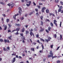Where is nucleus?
Returning a JSON list of instances; mask_svg holds the SVG:
<instances>
[{
  "mask_svg": "<svg viewBox=\"0 0 63 63\" xmlns=\"http://www.w3.org/2000/svg\"><path fill=\"white\" fill-rule=\"evenodd\" d=\"M49 54H50V55H48L47 56V57L48 58H49V57H52V59H53L54 58H55V57H56L55 56H53V53H52V51L51 50L50 51Z\"/></svg>",
  "mask_w": 63,
  "mask_h": 63,
  "instance_id": "obj_1",
  "label": "nucleus"
},
{
  "mask_svg": "<svg viewBox=\"0 0 63 63\" xmlns=\"http://www.w3.org/2000/svg\"><path fill=\"white\" fill-rule=\"evenodd\" d=\"M8 6H9V7H10V6H11L12 8H13V7L14 6V4L13 2H11L10 3H10H9L7 4Z\"/></svg>",
  "mask_w": 63,
  "mask_h": 63,
  "instance_id": "obj_2",
  "label": "nucleus"
},
{
  "mask_svg": "<svg viewBox=\"0 0 63 63\" xmlns=\"http://www.w3.org/2000/svg\"><path fill=\"white\" fill-rule=\"evenodd\" d=\"M58 6V8L59 7V9L58 10V12L59 13V12H61V9H62L63 7L62 6H59V5H57Z\"/></svg>",
  "mask_w": 63,
  "mask_h": 63,
  "instance_id": "obj_3",
  "label": "nucleus"
},
{
  "mask_svg": "<svg viewBox=\"0 0 63 63\" xmlns=\"http://www.w3.org/2000/svg\"><path fill=\"white\" fill-rule=\"evenodd\" d=\"M51 29V27H48L47 29L48 30H47V29H46L45 30V31L47 33H49V31H50Z\"/></svg>",
  "mask_w": 63,
  "mask_h": 63,
  "instance_id": "obj_4",
  "label": "nucleus"
},
{
  "mask_svg": "<svg viewBox=\"0 0 63 63\" xmlns=\"http://www.w3.org/2000/svg\"><path fill=\"white\" fill-rule=\"evenodd\" d=\"M19 14L20 16H21V12H22V10H21V8L20 7H19Z\"/></svg>",
  "mask_w": 63,
  "mask_h": 63,
  "instance_id": "obj_5",
  "label": "nucleus"
},
{
  "mask_svg": "<svg viewBox=\"0 0 63 63\" xmlns=\"http://www.w3.org/2000/svg\"><path fill=\"white\" fill-rule=\"evenodd\" d=\"M20 35H21V36H22V39L23 40H25V37H24V36H23V33H20Z\"/></svg>",
  "mask_w": 63,
  "mask_h": 63,
  "instance_id": "obj_6",
  "label": "nucleus"
},
{
  "mask_svg": "<svg viewBox=\"0 0 63 63\" xmlns=\"http://www.w3.org/2000/svg\"><path fill=\"white\" fill-rule=\"evenodd\" d=\"M57 21L55 19L54 20V24H55L56 26H57Z\"/></svg>",
  "mask_w": 63,
  "mask_h": 63,
  "instance_id": "obj_7",
  "label": "nucleus"
},
{
  "mask_svg": "<svg viewBox=\"0 0 63 63\" xmlns=\"http://www.w3.org/2000/svg\"><path fill=\"white\" fill-rule=\"evenodd\" d=\"M3 26L4 28V30H6L7 28V25H3Z\"/></svg>",
  "mask_w": 63,
  "mask_h": 63,
  "instance_id": "obj_8",
  "label": "nucleus"
},
{
  "mask_svg": "<svg viewBox=\"0 0 63 63\" xmlns=\"http://www.w3.org/2000/svg\"><path fill=\"white\" fill-rule=\"evenodd\" d=\"M4 42L5 43H6L7 42V43H10V42L9 41V40H6L5 39L4 40Z\"/></svg>",
  "mask_w": 63,
  "mask_h": 63,
  "instance_id": "obj_9",
  "label": "nucleus"
},
{
  "mask_svg": "<svg viewBox=\"0 0 63 63\" xmlns=\"http://www.w3.org/2000/svg\"><path fill=\"white\" fill-rule=\"evenodd\" d=\"M18 16V13L17 14H15V16H13V17L14 19H15V20L16 19V16Z\"/></svg>",
  "mask_w": 63,
  "mask_h": 63,
  "instance_id": "obj_10",
  "label": "nucleus"
},
{
  "mask_svg": "<svg viewBox=\"0 0 63 63\" xmlns=\"http://www.w3.org/2000/svg\"><path fill=\"white\" fill-rule=\"evenodd\" d=\"M20 29V27H18L17 28H16V29L15 30L17 31V32H18V31H19V30Z\"/></svg>",
  "mask_w": 63,
  "mask_h": 63,
  "instance_id": "obj_11",
  "label": "nucleus"
},
{
  "mask_svg": "<svg viewBox=\"0 0 63 63\" xmlns=\"http://www.w3.org/2000/svg\"><path fill=\"white\" fill-rule=\"evenodd\" d=\"M16 26H17L18 27H20L21 26V25L20 24H15Z\"/></svg>",
  "mask_w": 63,
  "mask_h": 63,
  "instance_id": "obj_12",
  "label": "nucleus"
},
{
  "mask_svg": "<svg viewBox=\"0 0 63 63\" xmlns=\"http://www.w3.org/2000/svg\"><path fill=\"white\" fill-rule=\"evenodd\" d=\"M54 2L56 3H58L59 2V0H55Z\"/></svg>",
  "mask_w": 63,
  "mask_h": 63,
  "instance_id": "obj_13",
  "label": "nucleus"
},
{
  "mask_svg": "<svg viewBox=\"0 0 63 63\" xmlns=\"http://www.w3.org/2000/svg\"><path fill=\"white\" fill-rule=\"evenodd\" d=\"M16 57L14 58H13V60L12 61V63H14V62H15V61H16Z\"/></svg>",
  "mask_w": 63,
  "mask_h": 63,
  "instance_id": "obj_14",
  "label": "nucleus"
},
{
  "mask_svg": "<svg viewBox=\"0 0 63 63\" xmlns=\"http://www.w3.org/2000/svg\"><path fill=\"white\" fill-rule=\"evenodd\" d=\"M44 30V29H42V30H40L39 31V32H43V31Z\"/></svg>",
  "mask_w": 63,
  "mask_h": 63,
  "instance_id": "obj_15",
  "label": "nucleus"
},
{
  "mask_svg": "<svg viewBox=\"0 0 63 63\" xmlns=\"http://www.w3.org/2000/svg\"><path fill=\"white\" fill-rule=\"evenodd\" d=\"M0 4H2V5H5V3H3V2H0Z\"/></svg>",
  "mask_w": 63,
  "mask_h": 63,
  "instance_id": "obj_16",
  "label": "nucleus"
},
{
  "mask_svg": "<svg viewBox=\"0 0 63 63\" xmlns=\"http://www.w3.org/2000/svg\"><path fill=\"white\" fill-rule=\"evenodd\" d=\"M29 33V31H26V35H27V34H28Z\"/></svg>",
  "mask_w": 63,
  "mask_h": 63,
  "instance_id": "obj_17",
  "label": "nucleus"
},
{
  "mask_svg": "<svg viewBox=\"0 0 63 63\" xmlns=\"http://www.w3.org/2000/svg\"><path fill=\"white\" fill-rule=\"evenodd\" d=\"M25 30V29L24 28H23L22 29V32H24V31Z\"/></svg>",
  "mask_w": 63,
  "mask_h": 63,
  "instance_id": "obj_18",
  "label": "nucleus"
},
{
  "mask_svg": "<svg viewBox=\"0 0 63 63\" xmlns=\"http://www.w3.org/2000/svg\"><path fill=\"white\" fill-rule=\"evenodd\" d=\"M33 33L32 32H30V35H31V36H33Z\"/></svg>",
  "mask_w": 63,
  "mask_h": 63,
  "instance_id": "obj_19",
  "label": "nucleus"
},
{
  "mask_svg": "<svg viewBox=\"0 0 63 63\" xmlns=\"http://www.w3.org/2000/svg\"><path fill=\"white\" fill-rule=\"evenodd\" d=\"M31 49L32 51H35V50H34V48H31Z\"/></svg>",
  "mask_w": 63,
  "mask_h": 63,
  "instance_id": "obj_20",
  "label": "nucleus"
},
{
  "mask_svg": "<svg viewBox=\"0 0 63 63\" xmlns=\"http://www.w3.org/2000/svg\"><path fill=\"white\" fill-rule=\"evenodd\" d=\"M50 25H51V26L52 27H53V23H52L51 22L50 23Z\"/></svg>",
  "mask_w": 63,
  "mask_h": 63,
  "instance_id": "obj_21",
  "label": "nucleus"
},
{
  "mask_svg": "<svg viewBox=\"0 0 63 63\" xmlns=\"http://www.w3.org/2000/svg\"><path fill=\"white\" fill-rule=\"evenodd\" d=\"M8 25L9 26L8 28H10L11 27H12V25H11L10 24H8Z\"/></svg>",
  "mask_w": 63,
  "mask_h": 63,
  "instance_id": "obj_22",
  "label": "nucleus"
},
{
  "mask_svg": "<svg viewBox=\"0 0 63 63\" xmlns=\"http://www.w3.org/2000/svg\"><path fill=\"white\" fill-rule=\"evenodd\" d=\"M3 50H4V51H7V49H6L5 47H4L3 48Z\"/></svg>",
  "mask_w": 63,
  "mask_h": 63,
  "instance_id": "obj_23",
  "label": "nucleus"
},
{
  "mask_svg": "<svg viewBox=\"0 0 63 63\" xmlns=\"http://www.w3.org/2000/svg\"><path fill=\"white\" fill-rule=\"evenodd\" d=\"M41 25H43V24H44V22H43V21H41Z\"/></svg>",
  "mask_w": 63,
  "mask_h": 63,
  "instance_id": "obj_24",
  "label": "nucleus"
},
{
  "mask_svg": "<svg viewBox=\"0 0 63 63\" xmlns=\"http://www.w3.org/2000/svg\"><path fill=\"white\" fill-rule=\"evenodd\" d=\"M46 12L47 13H49V10L48 9H47L46 10Z\"/></svg>",
  "mask_w": 63,
  "mask_h": 63,
  "instance_id": "obj_25",
  "label": "nucleus"
},
{
  "mask_svg": "<svg viewBox=\"0 0 63 63\" xmlns=\"http://www.w3.org/2000/svg\"><path fill=\"white\" fill-rule=\"evenodd\" d=\"M40 40L41 41H43V42H45V40H44L42 38H40Z\"/></svg>",
  "mask_w": 63,
  "mask_h": 63,
  "instance_id": "obj_26",
  "label": "nucleus"
},
{
  "mask_svg": "<svg viewBox=\"0 0 63 63\" xmlns=\"http://www.w3.org/2000/svg\"><path fill=\"white\" fill-rule=\"evenodd\" d=\"M15 34L16 35H18L19 34V33H18V32H17L16 33H15Z\"/></svg>",
  "mask_w": 63,
  "mask_h": 63,
  "instance_id": "obj_27",
  "label": "nucleus"
},
{
  "mask_svg": "<svg viewBox=\"0 0 63 63\" xmlns=\"http://www.w3.org/2000/svg\"><path fill=\"white\" fill-rule=\"evenodd\" d=\"M36 38H39V34L36 35Z\"/></svg>",
  "mask_w": 63,
  "mask_h": 63,
  "instance_id": "obj_28",
  "label": "nucleus"
},
{
  "mask_svg": "<svg viewBox=\"0 0 63 63\" xmlns=\"http://www.w3.org/2000/svg\"><path fill=\"white\" fill-rule=\"evenodd\" d=\"M9 20L10 19H7L6 20V21L7 22H8L9 21Z\"/></svg>",
  "mask_w": 63,
  "mask_h": 63,
  "instance_id": "obj_29",
  "label": "nucleus"
},
{
  "mask_svg": "<svg viewBox=\"0 0 63 63\" xmlns=\"http://www.w3.org/2000/svg\"><path fill=\"white\" fill-rule=\"evenodd\" d=\"M60 62H61V61L59 60H58L57 61V63H60Z\"/></svg>",
  "mask_w": 63,
  "mask_h": 63,
  "instance_id": "obj_30",
  "label": "nucleus"
},
{
  "mask_svg": "<svg viewBox=\"0 0 63 63\" xmlns=\"http://www.w3.org/2000/svg\"><path fill=\"white\" fill-rule=\"evenodd\" d=\"M33 13L32 12L30 13L29 14L30 16H31V15H32V14H33Z\"/></svg>",
  "mask_w": 63,
  "mask_h": 63,
  "instance_id": "obj_31",
  "label": "nucleus"
},
{
  "mask_svg": "<svg viewBox=\"0 0 63 63\" xmlns=\"http://www.w3.org/2000/svg\"><path fill=\"white\" fill-rule=\"evenodd\" d=\"M35 11L36 12H38V9H37V8H36L35 9Z\"/></svg>",
  "mask_w": 63,
  "mask_h": 63,
  "instance_id": "obj_32",
  "label": "nucleus"
},
{
  "mask_svg": "<svg viewBox=\"0 0 63 63\" xmlns=\"http://www.w3.org/2000/svg\"><path fill=\"white\" fill-rule=\"evenodd\" d=\"M60 3L61 5H63V2L62 1H61L60 2Z\"/></svg>",
  "mask_w": 63,
  "mask_h": 63,
  "instance_id": "obj_33",
  "label": "nucleus"
},
{
  "mask_svg": "<svg viewBox=\"0 0 63 63\" xmlns=\"http://www.w3.org/2000/svg\"><path fill=\"white\" fill-rule=\"evenodd\" d=\"M43 16H41L40 17V19L42 20H43Z\"/></svg>",
  "mask_w": 63,
  "mask_h": 63,
  "instance_id": "obj_34",
  "label": "nucleus"
},
{
  "mask_svg": "<svg viewBox=\"0 0 63 63\" xmlns=\"http://www.w3.org/2000/svg\"><path fill=\"white\" fill-rule=\"evenodd\" d=\"M0 41L1 42H3V39H0Z\"/></svg>",
  "mask_w": 63,
  "mask_h": 63,
  "instance_id": "obj_35",
  "label": "nucleus"
},
{
  "mask_svg": "<svg viewBox=\"0 0 63 63\" xmlns=\"http://www.w3.org/2000/svg\"><path fill=\"white\" fill-rule=\"evenodd\" d=\"M26 2L27 3H29V1L28 0H26Z\"/></svg>",
  "mask_w": 63,
  "mask_h": 63,
  "instance_id": "obj_36",
  "label": "nucleus"
},
{
  "mask_svg": "<svg viewBox=\"0 0 63 63\" xmlns=\"http://www.w3.org/2000/svg\"><path fill=\"white\" fill-rule=\"evenodd\" d=\"M51 38L50 37H49V38H48V41H50V39H51Z\"/></svg>",
  "mask_w": 63,
  "mask_h": 63,
  "instance_id": "obj_37",
  "label": "nucleus"
},
{
  "mask_svg": "<svg viewBox=\"0 0 63 63\" xmlns=\"http://www.w3.org/2000/svg\"><path fill=\"white\" fill-rule=\"evenodd\" d=\"M16 55V53H13L12 54V56H13V55H14V56H15Z\"/></svg>",
  "mask_w": 63,
  "mask_h": 63,
  "instance_id": "obj_38",
  "label": "nucleus"
},
{
  "mask_svg": "<svg viewBox=\"0 0 63 63\" xmlns=\"http://www.w3.org/2000/svg\"><path fill=\"white\" fill-rule=\"evenodd\" d=\"M29 4L30 5H31V1H29Z\"/></svg>",
  "mask_w": 63,
  "mask_h": 63,
  "instance_id": "obj_39",
  "label": "nucleus"
},
{
  "mask_svg": "<svg viewBox=\"0 0 63 63\" xmlns=\"http://www.w3.org/2000/svg\"><path fill=\"white\" fill-rule=\"evenodd\" d=\"M41 11L42 12V13H44V12H45V11H44V9H42Z\"/></svg>",
  "mask_w": 63,
  "mask_h": 63,
  "instance_id": "obj_40",
  "label": "nucleus"
},
{
  "mask_svg": "<svg viewBox=\"0 0 63 63\" xmlns=\"http://www.w3.org/2000/svg\"><path fill=\"white\" fill-rule=\"evenodd\" d=\"M41 46L42 47V49L43 50L44 49V46H43V44H42Z\"/></svg>",
  "mask_w": 63,
  "mask_h": 63,
  "instance_id": "obj_41",
  "label": "nucleus"
},
{
  "mask_svg": "<svg viewBox=\"0 0 63 63\" xmlns=\"http://www.w3.org/2000/svg\"><path fill=\"white\" fill-rule=\"evenodd\" d=\"M37 8H38V9H40V6L39 5H37Z\"/></svg>",
  "mask_w": 63,
  "mask_h": 63,
  "instance_id": "obj_42",
  "label": "nucleus"
},
{
  "mask_svg": "<svg viewBox=\"0 0 63 63\" xmlns=\"http://www.w3.org/2000/svg\"><path fill=\"white\" fill-rule=\"evenodd\" d=\"M26 5L28 7H29V6H30V4H26Z\"/></svg>",
  "mask_w": 63,
  "mask_h": 63,
  "instance_id": "obj_43",
  "label": "nucleus"
},
{
  "mask_svg": "<svg viewBox=\"0 0 63 63\" xmlns=\"http://www.w3.org/2000/svg\"><path fill=\"white\" fill-rule=\"evenodd\" d=\"M2 16H4V17H6V15H5V14H2Z\"/></svg>",
  "mask_w": 63,
  "mask_h": 63,
  "instance_id": "obj_44",
  "label": "nucleus"
},
{
  "mask_svg": "<svg viewBox=\"0 0 63 63\" xmlns=\"http://www.w3.org/2000/svg\"><path fill=\"white\" fill-rule=\"evenodd\" d=\"M8 33H10V32H11V30H8Z\"/></svg>",
  "mask_w": 63,
  "mask_h": 63,
  "instance_id": "obj_45",
  "label": "nucleus"
},
{
  "mask_svg": "<svg viewBox=\"0 0 63 63\" xmlns=\"http://www.w3.org/2000/svg\"><path fill=\"white\" fill-rule=\"evenodd\" d=\"M21 20H22L24 19V17H23L21 18Z\"/></svg>",
  "mask_w": 63,
  "mask_h": 63,
  "instance_id": "obj_46",
  "label": "nucleus"
},
{
  "mask_svg": "<svg viewBox=\"0 0 63 63\" xmlns=\"http://www.w3.org/2000/svg\"><path fill=\"white\" fill-rule=\"evenodd\" d=\"M57 36V35L56 34L55 35H54V37L55 38H56V37Z\"/></svg>",
  "mask_w": 63,
  "mask_h": 63,
  "instance_id": "obj_47",
  "label": "nucleus"
},
{
  "mask_svg": "<svg viewBox=\"0 0 63 63\" xmlns=\"http://www.w3.org/2000/svg\"><path fill=\"white\" fill-rule=\"evenodd\" d=\"M62 23V22H60V27H61V26Z\"/></svg>",
  "mask_w": 63,
  "mask_h": 63,
  "instance_id": "obj_48",
  "label": "nucleus"
},
{
  "mask_svg": "<svg viewBox=\"0 0 63 63\" xmlns=\"http://www.w3.org/2000/svg\"><path fill=\"white\" fill-rule=\"evenodd\" d=\"M30 32H32V31H33V29H31L30 30Z\"/></svg>",
  "mask_w": 63,
  "mask_h": 63,
  "instance_id": "obj_49",
  "label": "nucleus"
},
{
  "mask_svg": "<svg viewBox=\"0 0 63 63\" xmlns=\"http://www.w3.org/2000/svg\"><path fill=\"white\" fill-rule=\"evenodd\" d=\"M45 42H47V43H48V40L47 39H46Z\"/></svg>",
  "mask_w": 63,
  "mask_h": 63,
  "instance_id": "obj_50",
  "label": "nucleus"
},
{
  "mask_svg": "<svg viewBox=\"0 0 63 63\" xmlns=\"http://www.w3.org/2000/svg\"><path fill=\"white\" fill-rule=\"evenodd\" d=\"M46 9V8H45V7H44L42 8V9H43V10H45Z\"/></svg>",
  "mask_w": 63,
  "mask_h": 63,
  "instance_id": "obj_51",
  "label": "nucleus"
},
{
  "mask_svg": "<svg viewBox=\"0 0 63 63\" xmlns=\"http://www.w3.org/2000/svg\"><path fill=\"white\" fill-rule=\"evenodd\" d=\"M49 15L50 16H52V13H49Z\"/></svg>",
  "mask_w": 63,
  "mask_h": 63,
  "instance_id": "obj_52",
  "label": "nucleus"
},
{
  "mask_svg": "<svg viewBox=\"0 0 63 63\" xmlns=\"http://www.w3.org/2000/svg\"><path fill=\"white\" fill-rule=\"evenodd\" d=\"M36 42H38V43H40V41H39V40H38Z\"/></svg>",
  "mask_w": 63,
  "mask_h": 63,
  "instance_id": "obj_53",
  "label": "nucleus"
},
{
  "mask_svg": "<svg viewBox=\"0 0 63 63\" xmlns=\"http://www.w3.org/2000/svg\"><path fill=\"white\" fill-rule=\"evenodd\" d=\"M43 51L42 50H40L39 51L40 53H42Z\"/></svg>",
  "mask_w": 63,
  "mask_h": 63,
  "instance_id": "obj_54",
  "label": "nucleus"
},
{
  "mask_svg": "<svg viewBox=\"0 0 63 63\" xmlns=\"http://www.w3.org/2000/svg\"><path fill=\"white\" fill-rule=\"evenodd\" d=\"M7 49H8V50H10V47H7Z\"/></svg>",
  "mask_w": 63,
  "mask_h": 63,
  "instance_id": "obj_55",
  "label": "nucleus"
},
{
  "mask_svg": "<svg viewBox=\"0 0 63 63\" xmlns=\"http://www.w3.org/2000/svg\"><path fill=\"white\" fill-rule=\"evenodd\" d=\"M32 44L34 45H36V43L34 42H33L32 43Z\"/></svg>",
  "mask_w": 63,
  "mask_h": 63,
  "instance_id": "obj_56",
  "label": "nucleus"
},
{
  "mask_svg": "<svg viewBox=\"0 0 63 63\" xmlns=\"http://www.w3.org/2000/svg\"><path fill=\"white\" fill-rule=\"evenodd\" d=\"M39 5H43V3H39Z\"/></svg>",
  "mask_w": 63,
  "mask_h": 63,
  "instance_id": "obj_57",
  "label": "nucleus"
},
{
  "mask_svg": "<svg viewBox=\"0 0 63 63\" xmlns=\"http://www.w3.org/2000/svg\"><path fill=\"white\" fill-rule=\"evenodd\" d=\"M33 5H34V6H36V3H35V2H33Z\"/></svg>",
  "mask_w": 63,
  "mask_h": 63,
  "instance_id": "obj_58",
  "label": "nucleus"
},
{
  "mask_svg": "<svg viewBox=\"0 0 63 63\" xmlns=\"http://www.w3.org/2000/svg\"><path fill=\"white\" fill-rule=\"evenodd\" d=\"M28 25H25V27H26V28H27L28 27Z\"/></svg>",
  "mask_w": 63,
  "mask_h": 63,
  "instance_id": "obj_59",
  "label": "nucleus"
},
{
  "mask_svg": "<svg viewBox=\"0 0 63 63\" xmlns=\"http://www.w3.org/2000/svg\"><path fill=\"white\" fill-rule=\"evenodd\" d=\"M53 44L52 45H51V48H52V47H53Z\"/></svg>",
  "mask_w": 63,
  "mask_h": 63,
  "instance_id": "obj_60",
  "label": "nucleus"
},
{
  "mask_svg": "<svg viewBox=\"0 0 63 63\" xmlns=\"http://www.w3.org/2000/svg\"><path fill=\"white\" fill-rule=\"evenodd\" d=\"M8 39H9L10 40H12V39L11 38V37H8Z\"/></svg>",
  "mask_w": 63,
  "mask_h": 63,
  "instance_id": "obj_61",
  "label": "nucleus"
},
{
  "mask_svg": "<svg viewBox=\"0 0 63 63\" xmlns=\"http://www.w3.org/2000/svg\"><path fill=\"white\" fill-rule=\"evenodd\" d=\"M23 40L22 41V42L23 43H25V41H24V39H23Z\"/></svg>",
  "mask_w": 63,
  "mask_h": 63,
  "instance_id": "obj_62",
  "label": "nucleus"
},
{
  "mask_svg": "<svg viewBox=\"0 0 63 63\" xmlns=\"http://www.w3.org/2000/svg\"><path fill=\"white\" fill-rule=\"evenodd\" d=\"M36 16H38L39 15V13L38 12H37L36 13Z\"/></svg>",
  "mask_w": 63,
  "mask_h": 63,
  "instance_id": "obj_63",
  "label": "nucleus"
},
{
  "mask_svg": "<svg viewBox=\"0 0 63 63\" xmlns=\"http://www.w3.org/2000/svg\"><path fill=\"white\" fill-rule=\"evenodd\" d=\"M16 31V30H15L12 31L11 32V33H13V32H14V31Z\"/></svg>",
  "mask_w": 63,
  "mask_h": 63,
  "instance_id": "obj_64",
  "label": "nucleus"
}]
</instances>
